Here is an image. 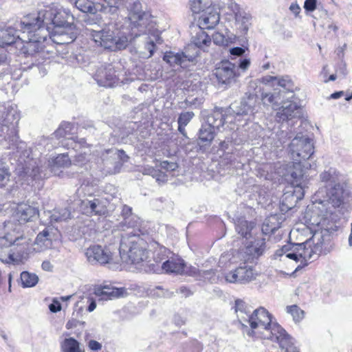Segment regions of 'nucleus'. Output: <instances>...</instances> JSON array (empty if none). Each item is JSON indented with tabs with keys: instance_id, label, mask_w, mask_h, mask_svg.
<instances>
[{
	"instance_id": "7",
	"label": "nucleus",
	"mask_w": 352,
	"mask_h": 352,
	"mask_svg": "<svg viewBox=\"0 0 352 352\" xmlns=\"http://www.w3.org/2000/svg\"><path fill=\"white\" fill-rule=\"evenodd\" d=\"M24 17L19 22L15 24L16 28L23 33L27 32L30 34L29 41L25 43L21 48V52L25 56H33L42 58L44 50L43 42L47 40L50 36V32L45 27L38 28L29 27L23 23Z\"/></svg>"
},
{
	"instance_id": "6",
	"label": "nucleus",
	"mask_w": 352,
	"mask_h": 352,
	"mask_svg": "<svg viewBox=\"0 0 352 352\" xmlns=\"http://www.w3.org/2000/svg\"><path fill=\"white\" fill-rule=\"evenodd\" d=\"M13 223L10 221L5 222L3 228L6 233L2 235L0 233V261L3 263L19 265L23 263L24 261L27 259L28 253L26 252V245H21L17 252L12 253L8 252V248L11 245H19V241L22 239V235H16L14 228L10 233L8 230L12 229Z\"/></svg>"
},
{
	"instance_id": "42",
	"label": "nucleus",
	"mask_w": 352,
	"mask_h": 352,
	"mask_svg": "<svg viewBox=\"0 0 352 352\" xmlns=\"http://www.w3.org/2000/svg\"><path fill=\"white\" fill-rule=\"evenodd\" d=\"M283 127L284 126H282V128L276 133L277 140L274 142V144L276 147L283 145L294 136V133L287 127L285 129H283Z\"/></svg>"
},
{
	"instance_id": "17",
	"label": "nucleus",
	"mask_w": 352,
	"mask_h": 352,
	"mask_svg": "<svg viewBox=\"0 0 352 352\" xmlns=\"http://www.w3.org/2000/svg\"><path fill=\"white\" fill-rule=\"evenodd\" d=\"M283 100L281 106L277 108L276 119L278 122H285L299 118L300 116V108L294 102Z\"/></svg>"
},
{
	"instance_id": "64",
	"label": "nucleus",
	"mask_w": 352,
	"mask_h": 352,
	"mask_svg": "<svg viewBox=\"0 0 352 352\" xmlns=\"http://www.w3.org/2000/svg\"><path fill=\"white\" fill-rule=\"evenodd\" d=\"M50 310L53 313H56L61 309V305L59 301L54 300L53 302L49 305Z\"/></svg>"
},
{
	"instance_id": "58",
	"label": "nucleus",
	"mask_w": 352,
	"mask_h": 352,
	"mask_svg": "<svg viewBox=\"0 0 352 352\" xmlns=\"http://www.w3.org/2000/svg\"><path fill=\"white\" fill-rule=\"evenodd\" d=\"M230 8L232 11V12L234 14V18L237 17L238 14H242V13H245V12L242 10L239 5H238L236 3H232L230 5Z\"/></svg>"
},
{
	"instance_id": "19",
	"label": "nucleus",
	"mask_w": 352,
	"mask_h": 352,
	"mask_svg": "<svg viewBox=\"0 0 352 352\" xmlns=\"http://www.w3.org/2000/svg\"><path fill=\"white\" fill-rule=\"evenodd\" d=\"M38 214V210L26 204H21L18 206L14 214V220L19 221V224H24L28 221H32Z\"/></svg>"
},
{
	"instance_id": "62",
	"label": "nucleus",
	"mask_w": 352,
	"mask_h": 352,
	"mask_svg": "<svg viewBox=\"0 0 352 352\" xmlns=\"http://www.w3.org/2000/svg\"><path fill=\"white\" fill-rule=\"evenodd\" d=\"M88 346L91 351H98L102 349V344L96 340H91L88 342Z\"/></svg>"
},
{
	"instance_id": "28",
	"label": "nucleus",
	"mask_w": 352,
	"mask_h": 352,
	"mask_svg": "<svg viewBox=\"0 0 352 352\" xmlns=\"http://www.w3.org/2000/svg\"><path fill=\"white\" fill-rule=\"evenodd\" d=\"M235 311L240 323L247 328V325L243 322L247 321L246 318L252 313L250 307L242 300L238 299L235 301Z\"/></svg>"
},
{
	"instance_id": "43",
	"label": "nucleus",
	"mask_w": 352,
	"mask_h": 352,
	"mask_svg": "<svg viewBox=\"0 0 352 352\" xmlns=\"http://www.w3.org/2000/svg\"><path fill=\"white\" fill-rule=\"evenodd\" d=\"M71 218V212L67 208L55 210L52 215V219L55 221H65Z\"/></svg>"
},
{
	"instance_id": "49",
	"label": "nucleus",
	"mask_w": 352,
	"mask_h": 352,
	"mask_svg": "<svg viewBox=\"0 0 352 352\" xmlns=\"http://www.w3.org/2000/svg\"><path fill=\"white\" fill-rule=\"evenodd\" d=\"M239 276V275L237 273V268H236L234 270L226 273L225 274V279L228 283L241 284V280Z\"/></svg>"
},
{
	"instance_id": "60",
	"label": "nucleus",
	"mask_w": 352,
	"mask_h": 352,
	"mask_svg": "<svg viewBox=\"0 0 352 352\" xmlns=\"http://www.w3.org/2000/svg\"><path fill=\"white\" fill-rule=\"evenodd\" d=\"M278 77L272 76H265L262 78L261 82L265 85L272 83L273 85H276Z\"/></svg>"
},
{
	"instance_id": "29",
	"label": "nucleus",
	"mask_w": 352,
	"mask_h": 352,
	"mask_svg": "<svg viewBox=\"0 0 352 352\" xmlns=\"http://www.w3.org/2000/svg\"><path fill=\"white\" fill-rule=\"evenodd\" d=\"M70 164L71 160L67 154H60L50 160L48 163L51 171L55 174L57 169L68 167Z\"/></svg>"
},
{
	"instance_id": "25",
	"label": "nucleus",
	"mask_w": 352,
	"mask_h": 352,
	"mask_svg": "<svg viewBox=\"0 0 352 352\" xmlns=\"http://www.w3.org/2000/svg\"><path fill=\"white\" fill-rule=\"evenodd\" d=\"M281 89L278 91H284L283 96L285 99L292 98L294 91L298 89L291 78L288 76L278 77L277 83Z\"/></svg>"
},
{
	"instance_id": "30",
	"label": "nucleus",
	"mask_w": 352,
	"mask_h": 352,
	"mask_svg": "<svg viewBox=\"0 0 352 352\" xmlns=\"http://www.w3.org/2000/svg\"><path fill=\"white\" fill-rule=\"evenodd\" d=\"M203 30L199 28V31L196 33L195 36L192 37L191 42L196 47L205 51L206 48L210 45L211 39Z\"/></svg>"
},
{
	"instance_id": "47",
	"label": "nucleus",
	"mask_w": 352,
	"mask_h": 352,
	"mask_svg": "<svg viewBox=\"0 0 352 352\" xmlns=\"http://www.w3.org/2000/svg\"><path fill=\"white\" fill-rule=\"evenodd\" d=\"M169 251L164 247H161L154 254V259L156 263H161L163 260L168 258Z\"/></svg>"
},
{
	"instance_id": "15",
	"label": "nucleus",
	"mask_w": 352,
	"mask_h": 352,
	"mask_svg": "<svg viewBox=\"0 0 352 352\" xmlns=\"http://www.w3.org/2000/svg\"><path fill=\"white\" fill-rule=\"evenodd\" d=\"M94 79L98 85L106 87H112L118 82L116 71L111 64L99 67L95 73Z\"/></svg>"
},
{
	"instance_id": "2",
	"label": "nucleus",
	"mask_w": 352,
	"mask_h": 352,
	"mask_svg": "<svg viewBox=\"0 0 352 352\" xmlns=\"http://www.w3.org/2000/svg\"><path fill=\"white\" fill-rule=\"evenodd\" d=\"M260 105L254 96L250 95L239 104H232L224 111L221 108H215L206 118V122L201 125L198 133L199 144L209 146L214 138V129L220 131L226 125L230 131L235 130L237 125H243L241 122L250 120L258 111Z\"/></svg>"
},
{
	"instance_id": "31",
	"label": "nucleus",
	"mask_w": 352,
	"mask_h": 352,
	"mask_svg": "<svg viewBox=\"0 0 352 352\" xmlns=\"http://www.w3.org/2000/svg\"><path fill=\"white\" fill-rule=\"evenodd\" d=\"M237 273L240 278L241 284L249 283L256 278V274L251 266L244 265L237 267Z\"/></svg>"
},
{
	"instance_id": "14",
	"label": "nucleus",
	"mask_w": 352,
	"mask_h": 352,
	"mask_svg": "<svg viewBox=\"0 0 352 352\" xmlns=\"http://www.w3.org/2000/svg\"><path fill=\"white\" fill-rule=\"evenodd\" d=\"M107 199L97 195L89 199L85 197L81 199L80 209L82 213L87 215H104L107 212Z\"/></svg>"
},
{
	"instance_id": "23",
	"label": "nucleus",
	"mask_w": 352,
	"mask_h": 352,
	"mask_svg": "<svg viewBox=\"0 0 352 352\" xmlns=\"http://www.w3.org/2000/svg\"><path fill=\"white\" fill-rule=\"evenodd\" d=\"M124 292L125 289L124 288H116L105 285L96 287L94 294L102 300H111L122 296Z\"/></svg>"
},
{
	"instance_id": "32",
	"label": "nucleus",
	"mask_w": 352,
	"mask_h": 352,
	"mask_svg": "<svg viewBox=\"0 0 352 352\" xmlns=\"http://www.w3.org/2000/svg\"><path fill=\"white\" fill-rule=\"evenodd\" d=\"M74 129V124L70 122H63L58 129L54 132V135L57 138H65L66 139H72L76 140L78 137H72V131Z\"/></svg>"
},
{
	"instance_id": "36",
	"label": "nucleus",
	"mask_w": 352,
	"mask_h": 352,
	"mask_svg": "<svg viewBox=\"0 0 352 352\" xmlns=\"http://www.w3.org/2000/svg\"><path fill=\"white\" fill-rule=\"evenodd\" d=\"M194 116L195 113L192 111L183 112L179 116L177 120L178 131L186 138H188V136L185 126L190 122Z\"/></svg>"
},
{
	"instance_id": "41",
	"label": "nucleus",
	"mask_w": 352,
	"mask_h": 352,
	"mask_svg": "<svg viewBox=\"0 0 352 352\" xmlns=\"http://www.w3.org/2000/svg\"><path fill=\"white\" fill-rule=\"evenodd\" d=\"M140 224V218L133 214L131 216H127L118 225V228L122 230H124L125 228H135L138 227Z\"/></svg>"
},
{
	"instance_id": "26",
	"label": "nucleus",
	"mask_w": 352,
	"mask_h": 352,
	"mask_svg": "<svg viewBox=\"0 0 352 352\" xmlns=\"http://www.w3.org/2000/svg\"><path fill=\"white\" fill-rule=\"evenodd\" d=\"M163 59L170 66L180 65L181 67H185V63L191 60L183 52L174 53L172 52H166L164 54Z\"/></svg>"
},
{
	"instance_id": "33",
	"label": "nucleus",
	"mask_w": 352,
	"mask_h": 352,
	"mask_svg": "<svg viewBox=\"0 0 352 352\" xmlns=\"http://www.w3.org/2000/svg\"><path fill=\"white\" fill-rule=\"evenodd\" d=\"M35 243L40 247L41 250L50 248L52 245V239L48 229L45 228L38 234Z\"/></svg>"
},
{
	"instance_id": "39",
	"label": "nucleus",
	"mask_w": 352,
	"mask_h": 352,
	"mask_svg": "<svg viewBox=\"0 0 352 352\" xmlns=\"http://www.w3.org/2000/svg\"><path fill=\"white\" fill-rule=\"evenodd\" d=\"M96 188L94 185L89 183H83L76 190L77 196L81 201L82 199L89 197V199L96 197L94 193Z\"/></svg>"
},
{
	"instance_id": "56",
	"label": "nucleus",
	"mask_w": 352,
	"mask_h": 352,
	"mask_svg": "<svg viewBox=\"0 0 352 352\" xmlns=\"http://www.w3.org/2000/svg\"><path fill=\"white\" fill-rule=\"evenodd\" d=\"M10 175L4 169L0 168V186H4L9 181Z\"/></svg>"
},
{
	"instance_id": "38",
	"label": "nucleus",
	"mask_w": 352,
	"mask_h": 352,
	"mask_svg": "<svg viewBox=\"0 0 352 352\" xmlns=\"http://www.w3.org/2000/svg\"><path fill=\"white\" fill-rule=\"evenodd\" d=\"M236 39V35L233 34H227L226 36L220 32H215L212 35V40L214 44L221 46H228L235 42Z\"/></svg>"
},
{
	"instance_id": "52",
	"label": "nucleus",
	"mask_w": 352,
	"mask_h": 352,
	"mask_svg": "<svg viewBox=\"0 0 352 352\" xmlns=\"http://www.w3.org/2000/svg\"><path fill=\"white\" fill-rule=\"evenodd\" d=\"M291 252H292V244L283 245L280 249H278L276 251L274 256L276 257V258H277L278 257H280L283 255H285V256L287 257V255L289 253H291Z\"/></svg>"
},
{
	"instance_id": "54",
	"label": "nucleus",
	"mask_w": 352,
	"mask_h": 352,
	"mask_svg": "<svg viewBox=\"0 0 352 352\" xmlns=\"http://www.w3.org/2000/svg\"><path fill=\"white\" fill-rule=\"evenodd\" d=\"M105 153L107 154L113 153V155H118L120 157V160L124 162H126L127 160L129 159V157L126 155L125 152L122 150L111 148V149L105 150Z\"/></svg>"
},
{
	"instance_id": "57",
	"label": "nucleus",
	"mask_w": 352,
	"mask_h": 352,
	"mask_svg": "<svg viewBox=\"0 0 352 352\" xmlns=\"http://www.w3.org/2000/svg\"><path fill=\"white\" fill-rule=\"evenodd\" d=\"M201 0H192L190 3V8L193 13H199L201 12Z\"/></svg>"
},
{
	"instance_id": "50",
	"label": "nucleus",
	"mask_w": 352,
	"mask_h": 352,
	"mask_svg": "<svg viewBox=\"0 0 352 352\" xmlns=\"http://www.w3.org/2000/svg\"><path fill=\"white\" fill-rule=\"evenodd\" d=\"M144 173L147 175H151L153 177H155L156 180L158 182H163L164 180V175L162 172L155 170L152 167L145 168Z\"/></svg>"
},
{
	"instance_id": "9",
	"label": "nucleus",
	"mask_w": 352,
	"mask_h": 352,
	"mask_svg": "<svg viewBox=\"0 0 352 352\" xmlns=\"http://www.w3.org/2000/svg\"><path fill=\"white\" fill-rule=\"evenodd\" d=\"M129 11L128 19L130 21L131 32L134 38L145 34L151 21V14L144 12L139 0H124V6Z\"/></svg>"
},
{
	"instance_id": "13",
	"label": "nucleus",
	"mask_w": 352,
	"mask_h": 352,
	"mask_svg": "<svg viewBox=\"0 0 352 352\" xmlns=\"http://www.w3.org/2000/svg\"><path fill=\"white\" fill-rule=\"evenodd\" d=\"M213 74L219 84L226 86L234 82L240 75L237 66L229 60L221 61L214 69Z\"/></svg>"
},
{
	"instance_id": "11",
	"label": "nucleus",
	"mask_w": 352,
	"mask_h": 352,
	"mask_svg": "<svg viewBox=\"0 0 352 352\" xmlns=\"http://www.w3.org/2000/svg\"><path fill=\"white\" fill-rule=\"evenodd\" d=\"M144 241L133 231L122 235L120 245V254L126 255L133 263H139L146 258Z\"/></svg>"
},
{
	"instance_id": "44",
	"label": "nucleus",
	"mask_w": 352,
	"mask_h": 352,
	"mask_svg": "<svg viewBox=\"0 0 352 352\" xmlns=\"http://www.w3.org/2000/svg\"><path fill=\"white\" fill-rule=\"evenodd\" d=\"M234 135V133H232L230 137H226L224 140L221 141L219 143V150L223 152H227L228 153H232L234 148L232 143Z\"/></svg>"
},
{
	"instance_id": "45",
	"label": "nucleus",
	"mask_w": 352,
	"mask_h": 352,
	"mask_svg": "<svg viewBox=\"0 0 352 352\" xmlns=\"http://www.w3.org/2000/svg\"><path fill=\"white\" fill-rule=\"evenodd\" d=\"M287 311L292 314L294 320L296 321H299L304 317V311L301 310L297 305L287 307Z\"/></svg>"
},
{
	"instance_id": "24",
	"label": "nucleus",
	"mask_w": 352,
	"mask_h": 352,
	"mask_svg": "<svg viewBox=\"0 0 352 352\" xmlns=\"http://www.w3.org/2000/svg\"><path fill=\"white\" fill-rule=\"evenodd\" d=\"M254 223L248 222L245 219H239L236 223V230L246 240H249L246 246L250 243V241H254V236L257 235L253 232Z\"/></svg>"
},
{
	"instance_id": "5",
	"label": "nucleus",
	"mask_w": 352,
	"mask_h": 352,
	"mask_svg": "<svg viewBox=\"0 0 352 352\" xmlns=\"http://www.w3.org/2000/svg\"><path fill=\"white\" fill-rule=\"evenodd\" d=\"M87 34L97 47L111 51L126 48L129 42L134 39L133 32L127 28L120 30L117 24L109 23L101 30L87 29Z\"/></svg>"
},
{
	"instance_id": "55",
	"label": "nucleus",
	"mask_w": 352,
	"mask_h": 352,
	"mask_svg": "<svg viewBox=\"0 0 352 352\" xmlns=\"http://www.w3.org/2000/svg\"><path fill=\"white\" fill-rule=\"evenodd\" d=\"M317 0H305L304 8L306 12H311L316 9Z\"/></svg>"
},
{
	"instance_id": "53",
	"label": "nucleus",
	"mask_w": 352,
	"mask_h": 352,
	"mask_svg": "<svg viewBox=\"0 0 352 352\" xmlns=\"http://www.w3.org/2000/svg\"><path fill=\"white\" fill-rule=\"evenodd\" d=\"M160 167L167 171H174L178 168L176 162L163 161L160 163Z\"/></svg>"
},
{
	"instance_id": "35",
	"label": "nucleus",
	"mask_w": 352,
	"mask_h": 352,
	"mask_svg": "<svg viewBox=\"0 0 352 352\" xmlns=\"http://www.w3.org/2000/svg\"><path fill=\"white\" fill-rule=\"evenodd\" d=\"M102 4H98L97 8L104 13H114L120 6H124V0H103Z\"/></svg>"
},
{
	"instance_id": "4",
	"label": "nucleus",
	"mask_w": 352,
	"mask_h": 352,
	"mask_svg": "<svg viewBox=\"0 0 352 352\" xmlns=\"http://www.w3.org/2000/svg\"><path fill=\"white\" fill-rule=\"evenodd\" d=\"M70 19L73 20L74 17L69 10L59 4L52 3L38 9L36 12L25 16L23 23L29 27H45L50 35L51 31L54 29L73 25L69 21Z\"/></svg>"
},
{
	"instance_id": "27",
	"label": "nucleus",
	"mask_w": 352,
	"mask_h": 352,
	"mask_svg": "<svg viewBox=\"0 0 352 352\" xmlns=\"http://www.w3.org/2000/svg\"><path fill=\"white\" fill-rule=\"evenodd\" d=\"M20 36L17 34V31L14 28H9L5 30L0 32V46L11 45L19 38Z\"/></svg>"
},
{
	"instance_id": "3",
	"label": "nucleus",
	"mask_w": 352,
	"mask_h": 352,
	"mask_svg": "<svg viewBox=\"0 0 352 352\" xmlns=\"http://www.w3.org/2000/svg\"><path fill=\"white\" fill-rule=\"evenodd\" d=\"M246 318L245 322L251 327L245 328L248 336L270 340L277 342L280 348L288 350L291 336L276 322L272 321L271 314L264 307L255 309Z\"/></svg>"
},
{
	"instance_id": "40",
	"label": "nucleus",
	"mask_w": 352,
	"mask_h": 352,
	"mask_svg": "<svg viewBox=\"0 0 352 352\" xmlns=\"http://www.w3.org/2000/svg\"><path fill=\"white\" fill-rule=\"evenodd\" d=\"M20 278L23 287H32L35 286L38 281V277L36 274L30 273L27 271L21 272Z\"/></svg>"
},
{
	"instance_id": "16",
	"label": "nucleus",
	"mask_w": 352,
	"mask_h": 352,
	"mask_svg": "<svg viewBox=\"0 0 352 352\" xmlns=\"http://www.w3.org/2000/svg\"><path fill=\"white\" fill-rule=\"evenodd\" d=\"M85 256L88 262L91 265H104L109 263L112 260L111 251L98 245L87 248Z\"/></svg>"
},
{
	"instance_id": "37",
	"label": "nucleus",
	"mask_w": 352,
	"mask_h": 352,
	"mask_svg": "<svg viewBox=\"0 0 352 352\" xmlns=\"http://www.w3.org/2000/svg\"><path fill=\"white\" fill-rule=\"evenodd\" d=\"M62 352H85L80 343L74 338H65L60 344Z\"/></svg>"
},
{
	"instance_id": "18",
	"label": "nucleus",
	"mask_w": 352,
	"mask_h": 352,
	"mask_svg": "<svg viewBox=\"0 0 352 352\" xmlns=\"http://www.w3.org/2000/svg\"><path fill=\"white\" fill-rule=\"evenodd\" d=\"M48 37L54 43L63 45L72 43L76 38V34L74 25H70L64 28L54 29Z\"/></svg>"
},
{
	"instance_id": "63",
	"label": "nucleus",
	"mask_w": 352,
	"mask_h": 352,
	"mask_svg": "<svg viewBox=\"0 0 352 352\" xmlns=\"http://www.w3.org/2000/svg\"><path fill=\"white\" fill-rule=\"evenodd\" d=\"M230 53L232 56H241L245 53V49L241 47H236L230 49Z\"/></svg>"
},
{
	"instance_id": "51",
	"label": "nucleus",
	"mask_w": 352,
	"mask_h": 352,
	"mask_svg": "<svg viewBox=\"0 0 352 352\" xmlns=\"http://www.w3.org/2000/svg\"><path fill=\"white\" fill-rule=\"evenodd\" d=\"M215 273L216 271L214 270H201V279L213 283L216 280Z\"/></svg>"
},
{
	"instance_id": "34",
	"label": "nucleus",
	"mask_w": 352,
	"mask_h": 352,
	"mask_svg": "<svg viewBox=\"0 0 352 352\" xmlns=\"http://www.w3.org/2000/svg\"><path fill=\"white\" fill-rule=\"evenodd\" d=\"M252 16L246 12L242 14H238L235 18V22L237 29L240 30L241 34H245L251 25Z\"/></svg>"
},
{
	"instance_id": "48",
	"label": "nucleus",
	"mask_w": 352,
	"mask_h": 352,
	"mask_svg": "<svg viewBox=\"0 0 352 352\" xmlns=\"http://www.w3.org/2000/svg\"><path fill=\"white\" fill-rule=\"evenodd\" d=\"M8 64L7 51L5 47L0 46V67H2L0 69V74L6 72Z\"/></svg>"
},
{
	"instance_id": "8",
	"label": "nucleus",
	"mask_w": 352,
	"mask_h": 352,
	"mask_svg": "<svg viewBox=\"0 0 352 352\" xmlns=\"http://www.w3.org/2000/svg\"><path fill=\"white\" fill-rule=\"evenodd\" d=\"M280 228V223L278 221L276 216H271L266 219L263 224L262 232L255 235L254 241H250V243L245 247V254L248 258L245 261L252 262L254 259L261 256L265 249V239L263 236V234H268L274 233Z\"/></svg>"
},
{
	"instance_id": "1",
	"label": "nucleus",
	"mask_w": 352,
	"mask_h": 352,
	"mask_svg": "<svg viewBox=\"0 0 352 352\" xmlns=\"http://www.w3.org/2000/svg\"><path fill=\"white\" fill-rule=\"evenodd\" d=\"M320 178L324 186L315 193L313 204L307 207L304 217L312 236L304 243L292 244V252L287 255V258L300 263L296 271L307 265L309 260L330 251V234L338 230L337 223L345 210L344 199L348 193L340 173L330 168L322 172Z\"/></svg>"
},
{
	"instance_id": "59",
	"label": "nucleus",
	"mask_w": 352,
	"mask_h": 352,
	"mask_svg": "<svg viewBox=\"0 0 352 352\" xmlns=\"http://www.w3.org/2000/svg\"><path fill=\"white\" fill-rule=\"evenodd\" d=\"M32 67H34L36 69L41 76H45L47 74V69L45 65L41 64V62L34 63H32Z\"/></svg>"
},
{
	"instance_id": "61",
	"label": "nucleus",
	"mask_w": 352,
	"mask_h": 352,
	"mask_svg": "<svg viewBox=\"0 0 352 352\" xmlns=\"http://www.w3.org/2000/svg\"><path fill=\"white\" fill-rule=\"evenodd\" d=\"M189 276L197 277L201 279V270L195 267H190L186 272Z\"/></svg>"
},
{
	"instance_id": "20",
	"label": "nucleus",
	"mask_w": 352,
	"mask_h": 352,
	"mask_svg": "<svg viewBox=\"0 0 352 352\" xmlns=\"http://www.w3.org/2000/svg\"><path fill=\"white\" fill-rule=\"evenodd\" d=\"M219 14L212 7H208L203 10L199 17V28L201 29H212L219 21Z\"/></svg>"
},
{
	"instance_id": "46",
	"label": "nucleus",
	"mask_w": 352,
	"mask_h": 352,
	"mask_svg": "<svg viewBox=\"0 0 352 352\" xmlns=\"http://www.w3.org/2000/svg\"><path fill=\"white\" fill-rule=\"evenodd\" d=\"M2 128L3 131L6 130L7 133L6 135H4V138L6 140L12 142V143H14L17 141L18 135L14 126H12V127L10 128L8 126L4 125L2 126Z\"/></svg>"
},
{
	"instance_id": "21",
	"label": "nucleus",
	"mask_w": 352,
	"mask_h": 352,
	"mask_svg": "<svg viewBox=\"0 0 352 352\" xmlns=\"http://www.w3.org/2000/svg\"><path fill=\"white\" fill-rule=\"evenodd\" d=\"M184 261L177 256L169 257L161 265V270L167 274H181L184 272Z\"/></svg>"
},
{
	"instance_id": "12",
	"label": "nucleus",
	"mask_w": 352,
	"mask_h": 352,
	"mask_svg": "<svg viewBox=\"0 0 352 352\" xmlns=\"http://www.w3.org/2000/svg\"><path fill=\"white\" fill-rule=\"evenodd\" d=\"M291 184L294 187L293 192H286L283 196V204L288 208H292L296 204L301 200L305 195V188H308L309 180L305 176V173L302 170L291 173Z\"/></svg>"
},
{
	"instance_id": "22",
	"label": "nucleus",
	"mask_w": 352,
	"mask_h": 352,
	"mask_svg": "<svg viewBox=\"0 0 352 352\" xmlns=\"http://www.w3.org/2000/svg\"><path fill=\"white\" fill-rule=\"evenodd\" d=\"M284 91H278L276 89L274 92L262 91L261 100L265 106L272 105L274 109H277L283 100L285 99L283 96Z\"/></svg>"
},
{
	"instance_id": "10",
	"label": "nucleus",
	"mask_w": 352,
	"mask_h": 352,
	"mask_svg": "<svg viewBox=\"0 0 352 352\" xmlns=\"http://www.w3.org/2000/svg\"><path fill=\"white\" fill-rule=\"evenodd\" d=\"M289 152L294 160L293 171H298V169H300L305 173L302 168V162L309 159L314 153L312 140L307 136L298 133L289 144Z\"/></svg>"
}]
</instances>
